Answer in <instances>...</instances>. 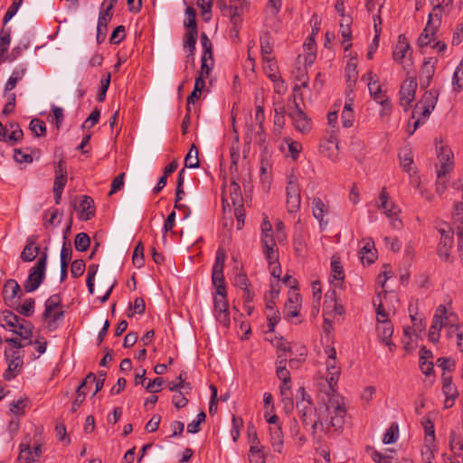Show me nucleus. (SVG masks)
<instances>
[{
  "instance_id": "f257e3e1",
  "label": "nucleus",
  "mask_w": 463,
  "mask_h": 463,
  "mask_svg": "<svg viewBox=\"0 0 463 463\" xmlns=\"http://www.w3.org/2000/svg\"><path fill=\"white\" fill-rule=\"evenodd\" d=\"M296 406L302 423L310 429L312 435L317 433L318 426L326 434L338 435L345 425L346 409L342 397L329 399L326 407V420L317 413L313 402H297Z\"/></svg>"
},
{
  "instance_id": "f03ea898",
  "label": "nucleus",
  "mask_w": 463,
  "mask_h": 463,
  "mask_svg": "<svg viewBox=\"0 0 463 463\" xmlns=\"http://www.w3.org/2000/svg\"><path fill=\"white\" fill-rule=\"evenodd\" d=\"M47 253L43 252L36 264L31 269L24 288L26 292L36 290L45 278Z\"/></svg>"
},
{
  "instance_id": "7ed1b4c3",
  "label": "nucleus",
  "mask_w": 463,
  "mask_h": 463,
  "mask_svg": "<svg viewBox=\"0 0 463 463\" xmlns=\"http://www.w3.org/2000/svg\"><path fill=\"white\" fill-rule=\"evenodd\" d=\"M45 310L43 313V318L48 320L47 327L50 331H53L57 328L56 322L63 317L62 310H56L57 308H61V297L59 294L52 295L45 301Z\"/></svg>"
},
{
  "instance_id": "20e7f679",
  "label": "nucleus",
  "mask_w": 463,
  "mask_h": 463,
  "mask_svg": "<svg viewBox=\"0 0 463 463\" xmlns=\"http://www.w3.org/2000/svg\"><path fill=\"white\" fill-rule=\"evenodd\" d=\"M217 2L218 7L223 16L230 18L233 24L232 30L237 34L239 33L238 26L241 24V14L244 12L245 5L242 2Z\"/></svg>"
},
{
  "instance_id": "39448f33",
  "label": "nucleus",
  "mask_w": 463,
  "mask_h": 463,
  "mask_svg": "<svg viewBox=\"0 0 463 463\" xmlns=\"http://www.w3.org/2000/svg\"><path fill=\"white\" fill-rule=\"evenodd\" d=\"M287 192V208L288 212L294 213L300 208L301 196L300 188L296 175H291L288 177Z\"/></svg>"
},
{
  "instance_id": "423d86ee",
  "label": "nucleus",
  "mask_w": 463,
  "mask_h": 463,
  "mask_svg": "<svg viewBox=\"0 0 463 463\" xmlns=\"http://www.w3.org/2000/svg\"><path fill=\"white\" fill-rule=\"evenodd\" d=\"M290 118L295 129L303 135L308 134L312 129V120L307 114L299 108V105L295 101V108L288 113Z\"/></svg>"
},
{
  "instance_id": "0eeeda50",
  "label": "nucleus",
  "mask_w": 463,
  "mask_h": 463,
  "mask_svg": "<svg viewBox=\"0 0 463 463\" xmlns=\"http://www.w3.org/2000/svg\"><path fill=\"white\" fill-rule=\"evenodd\" d=\"M438 159L440 164V166L437 172V176L439 180L442 178H446V175L453 169L454 162H453V153L451 149L445 145H440V146H437Z\"/></svg>"
},
{
  "instance_id": "6e6552de",
  "label": "nucleus",
  "mask_w": 463,
  "mask_h": 463,
  "mask_svg": "<svg viewBox=\"0 0 463 463\" xmlns=\"http://www.w3.org/2000/svg\"><path fill=\"white\" fill-rule=\"evenodd\" d=\"M326 382L329 385L330 390L335 392L337 382L340 377L341 368L337 364L336 361V351L334 347L330 348L328 358L326 360Z\"/></svg>"
},
{
  "instance_id": "1a4fd4ad",
  "label": "nucleus",
  "mask_w": 463,
  "mask_h": 463,
  "mask_svg": "<svg viewBox=\"0 0 463 463\" xmlns=\"http://www.w3.org/2000/svg\"><path fill=\"white\" fill-rule=\"evenodd\" d=\"M417 86L418 84L415 77H408L401 86L399 91L400 104L405 111L409 109L411 103L415 99Z\"/></svg>"
},
{
  "instance_id": "9d476101",
  "label": "nucleus",
  "mask_w": 463,
  "mask_h": 463,
  "mask_svg": "<svg viewBox=\"0 0 463 463\" xmlns=\"http://www.w3.org/2000/svg\"><path fill=\"white\" fill-rule=\"evenodd\" d=\"M213 308L216 320L223 326L229 327L231 319L229 304L227 301V292L223 295H217L213 298Z\"/></svg>"
},
{
  "instance_id": "9b49d317",
  "label": "nucleus",
  "mask_w": 463,
  "mask_h": 463,
  "mask_svg": "<svg viewBox=\"0 0 463 463\" xmlns=\"http://www.w3.org/2000/svg\"><path fill=\"white\" fill-rule=\"evenodd\" d=\"M104 2L101 5V10L99 12L98 24H97V42L98 43H101L107 35L108 32V24L112 18V9H113V4L110 2V4L104 7Z\"/></svg>"
},
{
  "instance_id": "f8f14e48",
  "label": "nucleus",
  "mask_w": 463,
  "mask_h": 463,
  "mask_svg": "<svg viewBox=\"0 0 463 463\" xmlns=\"http://www.w3.org/2000/svg\"><path fill=\"white\" fill-rule=\"evenodd\" d=\"M440 233V241L438 247V254L443 260L449 261L450 256V250L453 245V232L450 229L445 230L439 229Z\"/></svg>"
},
{
  "instance_id": "ddd939ff",
  "label": "nucleus",
  "mask_w": 463,
  "mask_h": 463,
  "mask_svg": "<svg viewBox=\"0 0 463 463\" xmlns=\"http://www.w3.org/2000/svg\"><path fill=\"white\" fill-rule=\"evenodd\" d=\"M437 61V59L433 57L424 60L419 75L420 88L427 89L430 86L435 73V65Z\"/></svg>"
},
{
  "instance_id": "4468645a",
  "label": "nucleus",
  "mask_w": 463,
  "mask_h": 463,
  "mask_svg": "<svg viewBox=\"0 0 463 463\" xmlns=\"http://www.w3.org/2000/svg\"><path fill=\"white\" fill-rule=\"evenodd\" d=\"M313 216L318 221L321 230H325L328 225V219L325 216L328 213V207L319 197H314L312 200Z\"/></svg>"
},
{
  "instance_id": "2eb2a0df",
  "label": "nucleus",
  "mask_w": 463,
  "mask_h": 463,
  "mask_svg": "<svg viewBox=\"0 0 463 463\" xmlns=\"http://www.w3.org/2000/svg\"><path fill=\"white\" fill-rule=\"evenodd\" d=\"M300 300L301 297L299 293L296 291L289 293L284 308V316L287 319L289 320L292 317H296L299 315Z\"/></svg>"
},
{
  "instance_id": "dca6fc26",
  "label": "nucleus",
  "mask_w": 463,
  "mask_h": 463,
  "mask_svg": "<svg viewBox=\"0 0 463 463\" xmlns=\"http://www.w3.org/2000/svg\"><path fill=\"white\" fill-rule=\"evenodd\" d=\"M37 236L31 235L26 240V244L21 253L24 261H33L40 251V246H36Z\"/></svg>"
},
{
  "instance_id": "f3484780",
  "label": "nucleus",
  "mask_w": 463,
  "mask_h": 463,
  "mask_svg": "<svg viewBox=\"0 0 463 463\" xmlns=\"http://www.w3.org/2000/svg\"><path fill=\"white\" fill-rule=\"evenodd\" d=\"M380 204L378 207L383 210V213L392 218L393 215H397L400 212L399 208L392 203L390 202V196L385 187H383L380 193Z\"/></svg>"
},
{
  "instance_id": "a211bd4d",
  "label": "nucleus",
  "mask_w": 463,
  "mask_h": 463,
  "mask_svg": "<svg viewBox=\"0 0 463 463\" xmlns=\"http://www.w3.org/2000/svg\"><path fill=\"white\" fill-rule=\"evenodd\" d=\"M411 46L407 42L406 37L403 34H401L398 38V43L394 47L392 52L393 60L399 63H402V61L406 58L407 53L411 55L410 52Z\"/></svg>"
},
{
  "instance_id": "6ab92c4d",
  "label": "nucleus",
  "mask_w": 463,
  "mask_h": 463,
  "mask_svg": "<svg viewBox=\"0 0 463 463\" xmlns=\"http://www.w3.org/2000/svg\"><path fill=\"white\" fill-rule=\"evenodd\" d=\"M80 219L89 221L95 215V206L93 199L89 195H83L80 203Z\"/></svg>"
},
{
  "instance_id": "aec40b11",
  "label": "nucleus",
  "mask_w": 463,
  "mask_h": 463,
  "mask_svg": "<svg viewBox=\"0 0 463 463\" xmlns=\"http://www.w3.org/2000/svg\"><path fill=\"white\" fill-rule=\"evenodd\" d=\"M352 17L347 15L344 16L340 22V32L343 37V45L345 48V51H347L351 47V43H349L352 37V30H351V24H352Z\"/></svg>"
},
{
  "instance_id": "412c9836",
  "label": "nucleus",
  "mask_w": 463,
  "mask_h": 463,
  "mask_svg": "<svg viewBox=\"0 0 463 463\" xmlns=\"http://www.w3.org/2000/svg\"><path fill=\"white\" fill-rule=\"evenodd\" d=\"M331 274L334 279V285L335 287L341 286L345 279L344 269L339 257L335 255H334L331 260Z\"/></svg>"
},
{
  "instance_id": "4be33fe9",
  "label": "nucleus",
  "mask_w": 463,
  "mask_h": 463,
  "mask_svg": "<svg viewBox=\"0 0 463 463\" xmlns=\"http://www.w3.org/2000/svg\"><path fill=\"white\" fill-rule=\"evenodd\" d=\"M420 354V368L425 375H430L433 372V363L429 360L433 356L432 352L422 346Z\"/></svg>"
},
{
  "instance_id": "5701e85b",
  "label": "nucleus",
  "mask_w": 463,
  "mask_h": 463,
  "mask_svg": "<svg viewBox=\"0 0 463 463\" xmlns=\"http://www.w3.org/2000/svg\"><path fill=\"white\" fill-rule=\"evenodd\" d=\"M198 32L197 29L187 30L184 35V48L188 49L189 53L187 57L192 56V62H194V52L197 42Z\"/></svg>"
},
{
  "instance_id": "b1692460",
  "label": "nucleus",
  "mask_w": 463,
  "mask_h": 463,
  "mask_svg": "<svg viewBox=\"0 0 463 463\" xmlns=\"http://www.w3.org/2000/svg\"><path fill=\"white\" fill-rule=\"evenodd\" d=\"M373 23H374L375 35L373 37V43L369 46V50L366 54L367 58L370 60L373 59V53L375 52V51L377 50L378 45H379L380 34L382 32V27H381L382 19H381L380 14H376L373 16Z\"/></svg>"
},
{
  "instance_id": "393cba45",
  "label": "nucleus",
  "mask_w": 463,
  "mask_h": 463,
  "mask_svg": "<svg viewBox=\"0 0 463 463\" xmlns=\"http://www.w3.org/2000/svg\"><path fill=\"white\" fill-rule=\"evenodd\" d=\"M269 434H270V444L273 448V449L279 453L282 452L283 449V433L280 426H275L272 428H269Z\"/></svg>"
},
{
  "instance_id": "a878e982",
  "label": "nucleus",
  "mask_w": 463,
  "mask_h": 463,
  "mask_svg": "<svg viewBox=\"0 0 463 463\" xmlns=\"http://www.w3.org/2000/svg\"><path fill=\"white\" fill-rule=\"evenodd\" d=\"M449 323V316L447 315V308L443 305H439L435 312L432 321V328L441 329Z\"/></svg>"
},
{
  "instance_id": "bb28decb",
  "label": "nucleus",
  "mask_w": 463,
  "mask_h": 463,
  "mask_svg": "<svg viewBox=\"0 0 463 463\" xmlns=\"http://www.w3.org/2000/svg\"><path fill=\"white\" fill-rule=\"evenodd\" d=\"M438 28L427 24L423 32L418 38V45L419 47H426L430 44L432 41L435 40V34Z\"/></svg>"
},
{
  "instance_id": "cd10ccee",
  "label": "nucleus",
  "mask_w": 463,
  "mask_h": 463,
  "mask_svg": "<svg viewBox=\"0 0 463 463\" xmlns=\"http://www.w3.org/2000/svg\"><path fill=\"white\" fill-rule=\"evenodd\" d=\"M442 392L445 395L444 408H451L456 399L458 397V392L454 384H443Z\"/></svg>"
},
{
  "instance_id": "c85d7f7f",
  "label": "nucleus",
  "mask_w": 463,
  "mask_h": 463,
  "mask_svg": "<svg viewBox=\"0 0 463 463\" xmlns=\"http://www.w3.org/2000/svg\"><path fill=\"white\" fill-rule=\"evenodd\" d=\"M22 365L23 361L19 356L15 355V352H14L12 355V360L9 362L8 367L4 373V378L6 381H11L12 379H14L16 375L14 372H19Z\"/></svg>"
},
{
  "instance_id": "c756f323",
  "label": "nucleus",
  "mask_w": 463,
  "mask_h": 463,
  "mask_svg": "<svg viewBox=\"0 0 463 463\" xmlns=\"http://www.w3.org/2000/svg\"><path fill=\"white\" fill-rule=\"evenodd\" d=\"M324 307L327 309L333 308L336 315L344 313V307L336 302V292L335 290L327 291L326 293Z\"/></svg>"
},
{
  "instance_id": "7c9ffc66",
  "label": "nucleus",
  "mask_w": 463,
  "mask_h": 463,
  "mask_svg": "<svg viewBox=\"0 0 463 463\" xmlns=\"http://www.w3.org/2000/svg\"><path fill=\"white\" fill-rule=\"evenodd\" d=\"M21 290L19 284L14 279H8L4 284L3 294L5 300H14Z\"/></svg>"
},
{
  "instance_id": "2f4dec72",
  "label": "nucleus",
  "mask_w": 463,
  "mask_h": 463,
  "mask_svg": "<svg viewBox=\"0 0 463 463\" xmlns=\"http://www.w3.org/2000/svg\"><path fill=\"white\" fill-rule=\"evenodd\" d=\"M439 92L434 90H427L422 95L421 99L416 103L425 108L433 110L438 101Z\"/></svg>"
},
{
  "instance_id": "473e14b6",
  "label": "nucleus",
  "mask_w": 463,
  "mask_h": 463,
  "mask_svg": "<svg viewBox=\"0 0 463 463\" xmlns=\"http://www.w3.org/2000/svg\"><path fill=\"white\" fill-rule=\"evenodd\" d=\"M376 331L379 339L383 341H388V339L392 338L393 334V326L391 321L377 323Z\"/></svg>"
},
{
  "instance_id": "72a5a7b5",
  "label": "nucleus",
  "mask_w": 463,
  "mask_h": 463,
  "mask_svg": "<svg viewBox=\"0 0 463 463\" xmlns=\"http://www.w3.org/2000/svg\"><path fill=\"white\" fill-rule=\"evenodd\" d=\"M213 284L216 288L217 295H223L227 292L223 271H213L212 272Z\"/></svg>"
},
{
  "instance_id": "f704fd0d",
  "label": "nucleus",
  "mask_w": 463,
  "mask_h": 463,
  "mask_svg": "<svg viewBox=\"0 0 463 463\" xmlns=\"http://www.w3.org/2000/svg\"><path fill=\"white\" fill-rule=\"evenodd\" d=\"M320 152L329 158H335L338 151V142L324 141L320 143Z\"/></svg>"
},
{
  "instance_id": "c9c22d12",
  "label": "nucleus",
  "mask_w": 463,
  "mask_h": 463,
  "mask_svg": "<svg viewBox=\"0 0 463 463\" xmlns=\"http://www.w3.org/2000/svg\"><path fill=\"white\" fill-rule=\"evenodd\" d=\"M345 75L347 79V82L351 85V83H355L358 78L357 71V60L355 57L351 58L345 67Z\"/></svg>"
},
{
  "instance_id": "e433bc0d",
  "label": "nucleus",
  "mask_w": 463,
  "mask_h": 463,
  "mask_svg": "<svg viewBox=\"0 0 463 463\" xmlns=\"http://www.w3.org/2000/svg\"><path fill=\"white\" fill-rule=\"evenodd\" d=\"M260 50H261L263 61L274 59L271 56L272 52H273V46H272V43H270V38H269V33H265L264 35H262L260 37Z\"/></svg>"
},
{
  "instance_id": "4c0bfd02",
  "label": "nucleus",
  "mask_w": 463,
  "mask_h": 463,
  "mask_svg": "<svg viewBox=\"0 0 463 463\" xmlns=\"http://www.w3.org/2000/svg\"><path fill=\"white\" fill-rule=\"evenodd\" d=\"M303 47L307 51V54L305 58L306 63L311 65L314 62L316 57V41L315 35L310 34L306 40Z\"/></svg>"
},
{
  "instance_id": "58836bf2",
  "label": "nucleus",
  "mask_w": 463,
  "mask_h": 463,
  "mask_svg": "<svg viewBox=\"0 0 463 463\" xmlns=\"http://www.w3.org/2000/svg\"><path fill=\"white\" fill-rule=\"evenodd\" d=\"M184 166L188 168L199 167L198 148L192 145L189 152L184 157Z\"/></svg>"
},
{
  "instance_id": "ea45409f",
  "label": "nucleus",
  "mask_w": 463,
  "mask_h": 463,
  "mask_svg": "<svg viewBox=\"0 0 463 463\" xmlns=\"http://www.w3.org/2000/svg\"><path fill=\"white\" fill-rule=\"evenodd\" d=\"M230 198L234 206L242 207V196L240 185L232 181L229 187Z\"/></svg>"
},
{
  "instance_id": "a19ab883",
  "label": "nucleus",
  "mask_w": 463,
  "mask_h": 463,
  "mask_svg": "<svg viewBox=\"0 0 463 463\" xmlns=\"http://www.w3.org/2000/svg\"><path fill=\"white\" fill-rule=\"evenodd\" d=\"M201 44L203 50L202 57H205L207 61H213V44L205 33H201Z\"/></svg>"
},
{
  "instance_id": "79ce46f5",
  "label": "nucleus",
  "mask_w": 463,
  "mask_h": 463,
  "mask_svg": "<svg viewBox=\"0 0 463 463\" xmlns=\"http://www.w3.org/2000/svg\"><path fill=\"white\" fill-rule=\"evenodd\" d=\"M442 11H443V7H442L441 4L439 3L437 5H435L433 7L432 11L430 13L429 20H428L427 24H429L436 28H439V26L440 25V23H441Z\"/></svg>"
},
{
  "instance_id": "37998d69",
  "label": "nucleus",
  "mask_w": 463,
  "mask_h": 463,
  "mask_svg": "<svg viewBox=\"0 0 463 463\" xmlns=\"http://www.w3.org/2000/svg\"><path fill=\"white\" fill-rule=\"evenodd\" d=\"M90 244V236L85 232H80L76 235L74 240V246L78 251H85Z\"/></svg>"
},
{
  "instance_id": "c03bdc74",
  "label": "nucleus",
  "mask_w": 463,
  "mask_h": 463,
  "mask_svg": "<svg viewBox=\"0 0 463 463\" xmlns=\"http://www.w3.org/2000/svg\"><path fill=\"white\" fill-rule=\"evenodd\" d=\"M205 86V82L203 79H201V77H196L194 81V87L192 93L187 98V103H194L195 99H198L203 89Z\"/></svg>"
},
{
  "instance_id": "a18cd8bd",
  "label": "nucleus",
  "mask_w": 463,
  "mask_h": 463,
  "mask_svg": "<svg viewBox=\"0 0 463 463\" xmlns=\"http://www.w3.org/2000/svg\"><path fill=\"white\" fill-rule=\"evenodd\" d=\"M132 261L137 268H141L145 264L144 246L141 241H139L134 249Z\"/></svg>"
},
{
  "instance_id": "49530a36",
  "label": "nucleus",
  "mask_w": 463,
  "mask_h": 463,
  "mask_svg": "<svg viewBox=\"0 0 463 463\" xmlns=\"http://www.w3.org/2000/svg\"><path fill=\"white\" fill-rule=\"evenodd\" d=\"M264 71L271 80H277L279 77L278 66L274 59L263 61Z\"/></svg>"
},
{
  "instance_id": "de8ad7c7",
  "label": "nucleus",
  "mask_w": 463,
  "mask_h": 463,
  "mask_svg": "<svg viewBox=\"0 0 463 463\" xmlns=\"http://www.w3.org/2000/svg\"><path fill=\"white\" fill-rule=\"evenodd\" d=\"M30 129L36 137H43L46 135V126L42 119H32L30 122Z\"/></svg>"
},
{
  "instance_id": "09e8293b",
  "label": "nucleus",
  "mask_w": 463,
  "mask_h": 463,
  "mask_svg": "<svg viewBox=\"0 0 463 463\" xmlns=\"http://www.w3.org/2000/svg\"><path fill=\"white\" fill-rule=\"evenodd\" d=\"M399 437V429L396 423H392L383 435V441L384 444H392L397 440Z\"/></svg>"
},
{
  "instance_id": "8fccbe9b",
  "label": "nucleus",
  "mask_w": 463,
  "mask_h": 463,
  "mask_svg": "<svg viewBox=\"0 0 463 463\" xmlns=\"http://www.w3.org/2000/svg\"><path fill=\"white\" fill-rule=\"evenodd\" d=\"M35 301L33 298H27L23 305L16 307L19 314L24 317H31L34 311Z\"/></svg>"
},
{
  "instance_id": "3c124183",
  "label": "nucleus",
  "mask_w": 463,
  "mask_h": 463,
  "mask_svg": "<svg viewBox=\"0 0 463 463\" xmlns=\"http://www.w3.org/2000/svg\"><path fill=\"white\" fill-rule=\"evenodd\" d=\"M2 320L10 327H17L20 317L10 310H4L1 313Z\"/></svg>"
},
{
  "instance_id": "603ef678",
  "label": "nucleus",
  "mask_w": 463,
  "mask_h": 463,
  "mask_svg": "<svg viewBox=\"0 0 463 463\" xmlns=\"http://www.w3.org/2000/svg\"><path fill=\"white\" fill-rule=\"evenodd\" d=\"M248 435H249V439H250V448H251L252 451H254V449L256 448L261 447L260 441L258 438L256 428L252 422H249V424H248Z\"/></svg>"
},
{
  "instance_id": "864d4df0",
  "label": "nucleus",
  "mask_w": 463,
  "mask_h": 463,
  "mask_svg": "<svg viewBox=\"0 0 463 463\" xmlns=\"http://www.w3.org/2000/svg\"><path fill=\"white\" fill-rule=\"evenodd\" d=\"M24 324H18V330H13L16 335L24 339H29L33 334V325L31 322L24 320Z\"/></svg>"
},
{
  "instance_id": "5fc2aeb1",
  "label": "nucleus",
  "mask_w": 463,
  "mask_h": 463,
  "mask_svg": "<svg viewBox=\"0 0 463 463\" xmlns=\"http://www.w3.org/2000/svg\"><path fill=\"white\" fill-rule=\"evenodd\" d=\"M98 269H99L98 264H91L88 268L86 283L88 286L89 292L91 295L94 293V279H95L96 273L98 271Z\"/></svg>"
},
{
  "instance_id": "6e6d98bb",
  "label": "nucleus",
  "mask_w": 463,
  "mask_h": 463,
  "mask_svg": "<svg viewBox=\"0 0 463 463\" xmlns=\"http://www.w3.org/2000/svg\"><path fill=\"white\" fill-rule=\"evenodd\" d=\"M421 425L424 429L426 439L431 441L435 439V430L434 423L430 418L423 417L421 420Z\"/></svg>"
},
{
  "instance_id": "4d7b16f0",
  "label": "nucleus",
  "mask_w": 463,
  "mask_h": 463,
  "mask_svg": "<svg viewBox=\"0 0 463 463\" xmlns=\"http://www.w3.org/2000/svg\"><path fill=\"white\" fill-rule=\"evenodd\" d=\"M24 460L37 461V458H34L29 444L20 445V453L18 455L17 461Z\"/></svg>"
},
{
  "instance_id": "13d9d810",
  "label": "nucleus",
  "mask_w": 463,
  "mask_h": 463,
  "mask_svg": "<svg viewBox=\"0 0 463 463\" xmlns=\"http://www.w3.org/2000/svg\"><path fill=\"white\" fill-rule=\"evenodd\" d=\"M129 310L131 313L128 314V317H131L135 314L142 315L146 311V303L142 298H137L134 300V304L129 306Z\"/></svg>"
},
{
  "instance_id": "bf43d9fd",
  "label": "nucleus",
  "mask_w": 463,
  "mask_h": 463,
  "mask_svg": "<svg viewBox=\"0 0 463 463\" xmlns=\"http://www.w3.org/2000/svg\"><path fill=\"white\" fill-rule=\"evenodd\" d=\"M110 84V73L109 72L106 76H103L100 80V90L97 95L99 102H103L106 99V93Z\"/></svg>"
},
{
  "instance_id": "052dcab7",
  "label": "nucleus",
  "mask_w": 463,
  "mask_h": 463,
  "mask_svg": "<svg viewBox=\"0 0 463 463\" xmlns=\"http://www.w3.org/2000/svg\"><path fill=\"white\" fill-rule=\"evenodd\" d=\"M453 86L457 90H463V61L457 67L453 75Z\"/></svg>"
},
{
  "instance_id": "680f3d73",
  "label": "nucleus",
  "mask_w": 463,
  "mask_h": 463,
  "mask_svg": "<svg viewBox=\"0 0 463 463\" xmlns=\"http://www.w3.org/2000/svg\"><path fill=\"white\" fill-rule=\"evenodd\" d=\"M368 89L370 91L371 96L378 102H380L381 99H385V95L381 88V86L378 84L377 81L369 82L368 83Z\"/></svg>"
},
{
  "instance_id": "e2e57ef3",
  "label": "nucleus",
  "mask_w": 463,
  "mask_h": 463,
  "mask_svg": "<svg viewBox=\"0 0 463 463\" xmlns=\"http://www.w3.org/2000/svg\"><path fill=\"white\" fill-rule=\"evenodd\" d=\"M195 17V10L191 6H187L186 18L184 20V26L187 28V30L197 29Z\"/></svg>"
},
{
  "instance_id": "0e129e2a",
  "label": "nucleus",
  "mask_w": 463,
  "mask_h": 463,
  "mask_svg": "<svg viewBox=\"0 0 463 463\" xmlns=\"http://www.w3.org/2000/svg\"><path fill=\"white\" fill-rule=\"evenodd\" d=\"M226 254L223 249L219 248L216 251L215 261L213 267V271H223Z\"/></svg>"
},
{
  "instance_id": "69168bd1",
  "label": "nucleus",
  "mask_w": 463,
  "mask_h": 463,
  "mask_svg": "<svg viewBox=\"0 0 463 463\" xmlns=\"http://www.w3.org/2000/svg\"><path fill=\"white\" fill-rule=\"evenodd\" d=\"M124 38H125V26L118 25L112 32V33L109 37V43L112 44H118L123 41Z\"/></svg>"
},
{
  "instance_id": "338daca9",
  "label": "nucleus",
  "mask_w": 463,
  "mask_h": 463,
  "mask_svg": "<svg viewBox=\"0 0 463 463\" xmlns=\"http://www.w3.org/2000/svg\"><path fill=\"white\" fill-rule=\"evenodd\" d=\"M249 458L250 463H265V455L262 451V447L256 448L254 451L250 448Z\"/></svg>"
},
{
  "instance_id": "774afa93",
  "label": "nucleus",
  "mask_w": 463,
  "mask_h": 463,
  "mask_svg": "<svg viewBox=\"0 0 463 463\" xmlns=\"http://www.w3.org/2000/svg\"><path fill=\"white\" fill-rule=\"evenodd\" d=\"M372 458L374 463H398V459L388 455H383L382 453L374 450L372 454Z\"/></svg>"
}]
</instances>
